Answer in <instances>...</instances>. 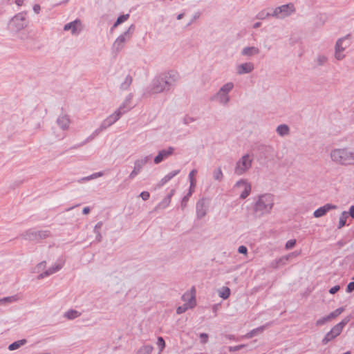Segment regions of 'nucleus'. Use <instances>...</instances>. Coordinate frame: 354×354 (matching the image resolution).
<instances>
[{"label":"nucleus","mask_w":354,"mask_h":354,"mask_svg":"<svg viewBox=\"0 0 354 354\" xmlns=\"http://www.w3.org/2000/svg\"><path fill=\"white\" fill-rule=\"evenodd\" d=\"M174 147H169L167 149L159 151L158 155L154 158V163L158 165L162 162L165 159L171 156L174 152Z\"/></svg>","instance_id":"nucleus-16"},{"label":"nucleus","mask_w":354,"mask_h":354,"mask_svg":"<svg viewBox=\"0 0 354 354\" xmlns=\"http://www.w3.org/2000/svg\"><path fill=\"white\" fill-rule=\"evenodd\" d=\"M26 342H27V340L26 339H22L14 342L13 343L10 344L8 346V349L10 351L16 350V349L19 348V347H21V346H24V344H26Z\"/></svg>","instance_id":"nucleus-30"},{"label":"nucleus","mask_w":354,"mask_h":354,"mask_svg":"<svg viewBox=\"0 0 354 354\" xmlns=\"http://www.w3.org/2000/svg\"><path fill=\"white\" fill-rule=\"evenodd\" d=\"M287 263V258H285L283 256L281 257L273 260L270 263V267L273 269H277L280 266H285Z\"/></svg>","instance_id":"nucleus-25"},{"label":"nucleus","mask_w":354,"mask_h":354,"mask_svg":"<svg viewBox=\"0 0 354 354\" xmlns=\"http://www.w3.org/2000/svg\"><path fill=\"white\" fill-rule=\"evenodd\" d=\"M50 236L51 233L49 230H35L33 229H30L21 234L24 239L36 243H39Z\"/></svg>","instance_id":"nucleus-8"},{"label":"nucleus","mask_w":354,"mask_h":354,"mask_svg":"<svg viewBox=\"0 0 354 354\" xmlns=\"http://www.w3.org/2000/svg\"><path fill=\"white\" fill-rule=\"evenodd\" d=\"M236 187H243V191L240 194L241 199L246 198L250 194L252 187L250 183H249L246 180L241 179L237 181L235 184Z\"/></svg>","instance_id":"nucleus-15"},{"label":"nucleus","mask_w":354,"mask_h":354,"mask_svg":"<svg viewBox=\"0 0 354 354\" xmlns=\"http://www.w3.org/2000/svg\"><path fill=\"white\" fill-rule=\"evenodd\" d=\"M274 205V196L271 193H264L257 196L253 205L255 218H261L271 213Z\"/></svg>","instance_id":"nucleus-2"},{"label":"nucleus","mask_w":354,"mask_h":354,"mask_svg":"<svg viewBox=\"0 0 354 354\" xmlns=\"http://www.w3.org/2000/svg\"><path fill=\"white\" fill-rule=\"evenodd\" d=\"M103 172L102 171H99V172H96V173H94L93 174L91 175V178H92V179H95V178H97L98 177H101L103 176Z\"/></svg>","instance_id":"nucleus-60"},{"label":"nucleus","mask_w":354,"mask_h":354,"mask_svg":"<svg viewBox=\"0 0 354 354\" xmlns=\"http://www.w3.org/2000/svg\"><path fill=\"white\" fill-rule=\"evenodd\" d=\"M259 53L260 49L255 46H246L244 47L241 51V55L246 57L255 56L259 55Z\"/></svg>","instance_id":"nucleus-22"},{"label":"nucleus","mask_w":354,"mask_h":354,"mask_svg":"<svg viewBox=\"0 0 354 354\" xmlns=\"http://www.w3.org/2000/svg\"><path fill=\"white\" fill-rule=\"evenodd\" d=\"M234 84L229 82L223 84L219 90L210 97L211 101H215L222 106H227L230 100V93L233 90Z\"/></svg>","instance_id":"nucleus-4"},{"label":"nucleus","mask_w":354,"mask_h":354,"mask_svg":"<svg viewBox=\"0 0 354 354\" xmlns=\"http://www.w3.org/2000/svg\"><path fill=\"white\" fill-rule=\"evenodd\" d=\"M135 29V25L131 24L126 31L115 39L112 45V50L113 52L118 53L124 48L125 44L131 39Z\"/></svg>","instance_id":"nucleus-5"},{"label":"nucleus","mask_w":354,"mask_h":354,"mask_svg":"<svg viewBox=\"0 0 354 354\" xmlns=\"http://www.w3.org/2000/svg\"><path fill=\"white\" fill-rule=\"evenodd\" d=\"M344 310V308L343 307H340V308H337L335 310L331 312L330 313L328 314V316L330 319V320L333 318H335L337 317V316H339L341 313H342Z\"/></svg>","instance_id":"nucleus-38"},{"label":"nucleus","mask_w":354,"mask_h":354,"mask_svg":"<svg viewBox=\"0 0 354 354\" xmlns=\"http://www.w3.org/2000/svg\"><path fill=\"white\" fill-rule=\"evenodd\" d=\"M132 81V77L128 75L125 77L124 81L120 84V88L122 90H127L129 88L130 85L131 84Z\"/></svg>","instance_id":"nucleus-32"},{"label":"nucleus","mask_w":354,"mask_h":354,"mask_svg":"<svg viewBox=\"0 0 354 354\" xmlns=\"http://www.w3.org/2000/svg\"><path fill=\"white\" fill-rule=\"evenodd\" d=\"M122 115L120 111H118L117 110L108 116L106 119H104L102 122L100 124L101 129L103 130L106 129L108 127L113 125L115 122H116L122 116Z\"/></svg>","instance_id":"nucleus-13"},{"label":"nucleus","mask_w":354,"mask_h":354,"mask_svg":"<svg viewBox=\"0 0 354 354\" xmlns=\"http://www.w3.org/2000/svg\"><path fill=\"white\" fill-rule=\"evenodd\" d=\"M157 345L160 348V351H162L165 347V342L162 337H158L157 339Z\"/></svg>","instance_id":"nucleus-42"},{"label":"nucleus","mask_w":354,"mask_h":354,"mask_svg":"<svg viewBox=\"0 0 354 354\" xmlns=\"http://www.w3.org/2000/svg\"><path fill=\"white\" fill-rule=\"evenodd\" d=\"M348 215L354 218V205L350 207L349 212H348Z\"/></svg>","instance_id":"nucleus-63"},{"label":"nucleus","mask_w":354,"mask_h":354,"mask_svg":"<svg viewBox=\"0 0 354 354\" xmlns=\"http://www.w3.org/2000/svg\"><path fill=\"white\" fill-rule=\"evenodd\" d=\"M28 23L27 12L24 11L19 12L12 17L10 20L8 26L10 30L17 32L26 28Z\"/></svg>","instance_id":"nucleus-6"},{"label":"nucleus","mask_w":354,"mask_h":354,"mask_svg":"<svg viewBox=\"0 0 354 354\" xmlns=\"http://www.w3.org/2000/svg\"><path fill=\"white\" fill-rule=\"evenodd\" d=\"M296 244V240L295 239H290L288 240L285 245V248L286 250H289L292 248Z\"/></svg>","instance_id":"nucleus-44"},{"label":"nucleus","mask_w":354,"mask_h":354,"mask_svg":"<svg viewBox=\"0 0 354 354\" xmlns=\"http://www.w3.org/2000/svg\"><path fill=\"white\" fill-rule=\"evenodd\" d=\"M103 131L104 130L101 129V127L100 126L99 128L95 129L88 138H86L83 142H82L81 145H86L87 142L93 140Z\"/></svg>","instance_id":"nucleus-27"},{"label":"nucleus","mask_w":354,"mask_h":354,"mask_svg":"<svg viewBox=\"0 0 354 354\" xmlns=\"http://www.w3.org/2000/svg\"><path fill=\"white\" fill-rule=\"evenodd\" d=\"M330 319L328 316V315L326 317H322L317 320L316 322V326H320L324 325L327 322L330 321Z\"/></svg>","instance_id":"nucleus-41"},{"label":"nucleus","mask_w":354,"mask_h":354,"mask_svg":"<svg viewBox=\"0 0 354 354\" xmlns=\"http://www.w3.org/2000/svg\"><path fill=\"white\" fill-rule=\"evenodd\" d=\"M91 209H90V207H84L83 210H82V213L83 214H87L90 212Z\"/></svg>","instance_id":"nucleus-64"},{"label":"nucleus","mask_w":354,"mask_h":354,"mask_svg":"<svg viewBox=\"0 0 354 354\" xmlns=\"http://www.w3.org/2000/svg\"><path fill=\"white\" fill-rule=\"evenodd\" d=\"M347 218H348V212L344 211L339 217V224L337 226L338 229L342 228L346 225Z\"/></svg>","instance_id":"nucleus-35"},{"label":"nucleus","mask_w":354,"mask_h":354,"mask_svg":"<svg viewBox=\"0 0 354 354\" xmlns=\"http://www.w3.org/2000/svg\"><path fill=\"white\" fill-rule=\"evenodd\" d=\"M95 241L97 242V243H100L102 241V234L100 232H97V233H95Z\"/></svg>","instance_id":"nucleus-62"},{"label":"nucleus","mask_w":354,"mask_h":354,"mask_svg":"<svg viewBox=\"0 0 354 354\" xmlns=\"http://www.w3.org/2000/svg\"><path fill=\"white\" fill-rule=\"evenodd\" d=\"M71 120L66 114L59 115L57 119V124L62 130H67L69 128Z\"/></svg>","instance_id":"nucleus-21"},{"label":"nucleus","mask_w":354,"mask_h":354,"mask_svg":"<svg viewBox=\"0 0 354 354\" xmlns=\"http://www.w3.org/2000/svg\"><path fill=\"white\" fill-rule=\"evenodd\" d=\"M180 173V170L179 169H177V170H174V171H172L171 172H169V174H167V175L168 176H169V178L170 179H172L174 176H176V175H178V174Z\"/></svg>","instance_id":"nucleus-58"},{"label":"nucleus","mask_w":354,"mask_h":354,"mask_svg":"<svg viewBox=\"0 0 354 354\" xmlns=\"http://www.w3.org/2000/svg\"><path fill=\"white\" fill-rule=\"evenodd\" d=\"M200 338H201V343L205 344L207 342V340H208V335L207 333H201Z\"/></svg>","instance_id":"nucleus-48"},{"label":"nucleus","mask_w":354,"mask_h":354,"mask_svg":"<svg viewBox=\"0 0 354 354\" xmlns=\"http://www.w3.org/2000/svg\"><path fill=\"white\" fill-rule=\"evenodd\" d=\"M82 23L81 21L78 19L66 24L64 26V31L71 30V32L73 35H77L82 31Z\"/></svg>","instance_id":"nucleus-12"},{"label":"nucleus","mask_w":354,"mask_h":354,"mask_svg":"<svg viewBox=\"0 0 354 354\" xmlns=\"http://www.w3.org/2000/svg\"><path fill=\"white\" fill-rule=\"evenodd\" d=\"M354 290V281L350 282L346 287V292L351 293Z\"/></svg>","instance_id":"nucleus-53"},{"label":"nucleus","mask_w":354,"mask_h":354,"mask_svg":"<svg viewBox=\"0 0 354 354\" xmlns=\"http://www.w3.org/2000/svg\"><path fill=\"white\" fill-rule=\"evenodd\" d=\"M133 99V94L129 93L125 98L124 101L122 103V104L119 106V108L117 109L118 111H120L122 115L124 114L127 111H129L130 109L133 108V106L131 104Z\"/></svg>","instance_id":"nucleus-18"},{"label":"nucleus","mask_w":354,"mask_h":354,"mask_svg":"<svg viewBox=\"0 0 354 354\" xmlns=\"http://www.w3.org/2000/svg\"><path fill=\"white\" fill-rule=\"evenodd\" d=\"M81 315V313L76 310L71 309L64 313V317L68 319H74Z\"/></svg>","instance_id":"nucleus-29"},{"label":"nucleus","mask_w":354,"mask_h":354,"mask_svg":"<svg viewBox=\"0 0 354 354\" xmlns=\"http://www.w3.org/2000/svg\"><path fill=\"white\" fill-rule=\"evenodd\" d=\"M140 196L143 201H147L150 197V194L147 191H144L140 193Z\"/></svg>","instance_id":"nucleus-47"},{"label":"nucleus","mask_w":354,"mask_h":354,"mask_svg":"<svg viewBox=\"0 0 354 354\" xmlns=\"http://www.w3.org/2000/svg\"><path fill=\"white\" fill-rule=\"evenodd\" d=\"M103 225V223L102 221H100L96 223V225L94 227L93 232L94 233L100 232V229Z\"/></svg>","instance_id":"nucleus-49"},{"label":"nucleus","mask_w":354,"mask_h":354,"mask_svg":"<svg viewBox=\"0 0 354 354\" xmlns=\"http://www.w3.org/2000/svg\"><path fill=\"white\" fill-rule=\"evenodd\" d=\"M253 158L248 153L243 155L236 163L234 173L238 176L245 174L251 167Z\"/></svg>","instance_id":"nucleus-9"},{"label":"nucleus","mask_w":354,"mask_h":354,"mask_svg":"<svg viewBox=\"0 0 354 354\" xmlns=\"http://www.w3.org/2000/svg\"><path fill=\"white\" fill-rule=\"evenodd\" d=\"M189 198H187V196H184L183 198H182V201H181V204H180V207L181 208L183 209L186 207L187 206V202L189 201Z\"/></svg>","instance_id":"nucleus-52"},{"label":"nucleus","mask_w":354,"mask_h":354,"mask_svg":"<svg viewBox=\"0 0 354 354\" xmlns=\"http://www.w3.org/2000/svg\"><path fill=\"white\" fill-rule=\"evenodd\" d=\"M339 288H340L339 286L337 285V286L332 287L329 290L328 292L330 294L333 295V294H335L339 290Z\"/></svg>","instance_id":"nucleus-57"},{"label":"nucleus","mask_w":354,"mask_h":354,"mask_svg":"<svg viewBox=\"0 0 354 354\" xmlns=\"http://www.w3.org/2000/svg\"><path fill=\"white\" fill-rule=\"evenodd\" d=\"M171 203L170 199H169V197H165L162 201H160L155 207V210L158 209H164L166 207H167Z\"/></svg>","instance_id":"nucleus-31"},{"label":"nucleus","mask_w":354,"mask_h":354,"mask_svg":"<svg viewBox=\"0 0 354 354\" xmlns=\"http://www.w3.org/2000/svg\"><path fill=\"white\" fill-rule=\"evenodd\" d=\"M129 14L120 15L118 17L116 22L120 25V24H122L123 22H124L125 21H127L129 19Z\"/></svg>","instance_id":"nucleus-43"},{"label":"nucleus","mask_w":354,"mask_h":354,"mask_svg":"<svg viewBox=\"0 0 354 354\" xmlns=\"http://www.w3.org/2000/svg\"><path fill=\"white\" fill-rule=\"evenodd\" d=\"M272 324L271 322H268L265 325L261 326L259 327H257L256 328L252 329L249 333H248L245 335V337L248 339L252 338L257 335L259 333H263L266 328H267L268 326H270Z\"/></svg>","instance_id":"nucleus-23"},{"label":"nucleus","mask_w":354,"mask_h":354,"mask_svg":"<svg viewBox=\"0 0 354 354\" xmlns=\"http://www.w3.org/2000/svg\"><path fill=\"white\" fill-rule=\"evenodd\" d=\"M230 295V289L228 287H223L219 292V296L223 299H227Z\"/></svg>","instance_id":"nucleus-37"},{"label":"nucleus","mask_w":354,"mask_h":354,"mask_svg":"<svg viewBox=\"0 0 354 354\" xmlns=\"http://www.w3.org/2000/svg\"><path fill=\"white\" fill-rule=\"evenodd\" d=\"M33 11L36 13V14H39V12H40V10H41V8H40V6L39 4H35L33 6Z\"/></svg>","instance_id":"nucleus-61"},{"label":"nucleus","mask_w":354,"mask_h":354,"mask_svg":"<svg viewBox=\"0 0 354 354\" xmlns=\"http://www.w3.org/2000/svg\"><path fill=\"white\" fill-rule=\"evenodd\" d=\"M238 252L240 254H247V253H248V248L245 245H241L238 248Z\"/></svg>","instance_id":"nucleus-54"},{"label":"nucleus","mask_w":354,"mask_h":354,"mask_svg":"<svg viewBox=\"0 0 354 354\" xmlns=\"http://www.w3.org/2000/svg\"><path fill=\"white\" fill-rule=\"evenodd\" d=\"M187 309V307L186 305H183L182 306H178L176 309V313L177 314H182L185 313Z\"/></svg>","instance_id":"nucleus-51"},{"label":"nucleus","mask_w":354,"mask_h":354,"mask_svg":"<svg viewBox=\"0 0 354 354\" xmlns=\"http://www.w3.org/2000/svg\"><path fill=\"white\" fill-rule=\"evenodd\" d=\"M254 64L252 62H245L236 66V73L243 75L251 73L254 70Z\"/></svg>","instance_id":"nucleus-20"},{"label":"nucleus","mask_w":354,"mask_h":354,"mask_svg":"<svg viewBox=\"0 0 354 354\" xmlns=\"http://www.w3.org/2000/svg\"><path fill=\"white\" fill-rule=\"evenodd\" d=\"M151 156H145L140 159H138L134 162L133 169L140 173L143 167L148 162Z\"/></svg>","instance_id":"nucleus-24"},{"label":"nucleus","mask_w":354,"mask_h":354,"mask_svg":"<svg viewBox=\"0 0 354 354\" xmlns=\"http://www.w3.org/2000/svg\"><path fill=\"white\" fill-rule=\"evenodd\" d=\"M349 37V35L344 37L339 38L335 44V57L337 60H342L344 57L343 52L348 45L343 46L344 41Z\"/></svg>","instance_id":"nucleus-14"},{"label":"nucleus","mask_w":354,"mask_h":354,"mask_svg":"<svg viewBox=\"0 0 354 354\" xmlns=\"http://www.w3.org/2000/svg\"><path fill=\"white\" fill-rule=\"evenodd\" d=\"M194 121H196V118H193V117H190V116H185L184 118H183V123L185 124H189L192 122H194Z\"/></svg>","instance_id":"nucleus-46"},{"label":"nucleus","mask_w":354,"mask_h":354,"mask_svg":"<svg viewBox=\"0 0 354 354\" xmlns=\"http://www.w3.org/2000/svg\"><path fill=\"white\" fill-rule=\"evenodd\" d=\"M153 350V347L151 345H145L140 348L137 354H151Z\"/></svg>","instance_id":"nucleus-34"},{"label":"nucleus","mask_w":354,"mask_h":354,"mask_svg":"<svg viewBox=\"0 0 354 354\" xmlns=\"http://www.w3.org/2000/svg\"><path fill=\"white\" fill-rule=\"evenodd\" d=\"M299 254V253L297 252H291L287 255H285L283 256L285 258H287V261H288L289 260H290L292 257H297V255Z\"/></svg>","instance_id":"nucleus-55"},{"label":"nucleus","mask_w":354,"mask_h":354,"mask_svg":"<svg viewBox=\"0 0 354 354\" xmlns=\"http://www.w3.org/2000/svg\"><path fill=\"white\" fill-rule=\"evenodd\" d=\"M276 131L280 136H285L289 134L290 128L287 124H283L277 127Z\"/></svg>","instance_id":"nucleus-26"},{"label":"nucleus","mask_w":354,"mask_h":354,"mask_svg":"<svg viewBox=\"0 0 354 354\" xmlns=\"http://www.w3.org/2000/svg\"><path fill=\"white\" fill-rule=\"evenodd\" d=\"M213 178L214 180L221 181L223 178V174L221 167H218L213 171Z\"/></svg>","instance_id":"nucleus-36"},{"label":"nucleus","mask_w":354,"mask_h":354,"mask_svg":"<svg viewBox=\"0 0 354 354\" xmlns=\"http://www.w3.org/2000/svg\"><path fill=\"white\" fill-rule=\"evenodd\" d=\"M197 173V170L196 169H192L189 174V183L192 182V180H193V182H196V180L195 178H194V176Z\"/></svg>","instance_id":"nucleus-50"},{"label":"nucleus","mask_w":354,"mask_h":354,"mask_svg":"<svg viewBox=\"0 0 354 354\" xmlns=\"http://www.w3.org/2000/svg\"><path fill=\"white\" fill-rule=\"evenodd\" d=\"M336 208H337L336 205H332L330 203H327V204L324 205V206H322V207H319L318 209H317L314 212L313 216L315 218H319V217L324 216L330 210L335 209Z\"/></svg>","instance_id":"nucleus-19"},{"label":"nucleus","mask_w":354,"mask_h":354,"mask_svg":"<svg viewBox=\"0 0 354 354\" xmlns=\"http://www.w3.org/2000/svg\"><path fill=\"white\" fill-rule=\"evenodd\" d=\"M330 158L333 162L340 165H348L354 164V151L347 148L335 149L330 152Z\"/></svg>","instance_id":"nucleus-3"},{"label":"nucleus","mask_w":354,"mask_h":354,"mask_svg":"<svg viewBox=\"0 0 354 354\" xmlns=\"http://www.w3.org/2000/svg\"><path fill=\"white\" fill-rule=\"evenodd\" d=\"M315 62L318 66H324L328 62V57L324 55L319 54L317 56Z\"/></svg>","instance_id":"nucleus-33"},{"label":"nucleus","mask_w":354,"mask_h":354,"mask_svg":"<svg viewBox=\"0 0 354 354\" xmlns=\"http://www.w3.org/2000/svg\"><path fill=\"white\" fill-rule=\"evenodd\" d=\"M64 266V262L59 261V263H55L53 266L50 267L48 270H46L45 272L41 273L38 275V279H44L48 276H50L57 272H58L59 270L62 268Z\"/></svg>","instance_id":"nucleus-17"},{"label":"nucleus","mask_w":354,"mask_h":354,"mask_svg":"<svg viewBox=\"0 0 354 354\" xmlns=\"http://www.w3.org/2000/svg\"><path fill=\"white\" fill-rule=\"evenodd\" d=\"M171 179L169 178V176H168L167 175H165L160 181L159 183L156 185V188H160L161 187H162L165 184H166L167 183H168Z\"/></svg>","instance_id":"nucleus-40"},{"label":"nucleus","mask_w":354,"mask_h":354,"mask_svg":"<svg viewBox=\"0 0 354 354\" xmlns=\"http://www.w3.org/2000/svg\"><path fill=\"white\" fill-rule=\"evenodd\" d=\"M19 299V297L18 295H15L6 297L2 299H0V302H1V305H4V304H7L16 302Z\"/></svg>","instance_id":"nucleus-28"},{"label":"nucleus","mask_w":354,"mask_h":354,"mask_svg":"<svg viewBox=\"0 0 354 354\" xmlns=\"http://www.w3.org/2000/svg\"><path fill=\"white\" fill-rule=\"evenodd\" d=\"M179 80L176 71H167L156 75L147 88L149 94L166 93L173 90Z\"/></svg>","instance_id":"nucleus-1"},{"label":"nucleus","mask_w":354,"mask_h":354,"mask_svg":"<svg viewBox=\"0 0 354 354\" xmlns=\"http://www.w3.org/2000/svg\"><path fill=\"white\" fill-rule=\"evenodd\" d=\"M272 13H270V12H266V10H262L261 12H259L257 15V19H261V20H263V19H266L267 17H272L271 15Z\"/></svg>","instance_id":"nucleus-39"},{"label":"nucleus","mask_w":354,"mask_h":354,"mask_svg":"<svg viewBox=\"0 0 354 354\" xmlns=\"http://www.w3.org/2000/svg\"><path fill=\"white\" fill-rule=\"evenodd\" d=\"M350 318L348 317L343 319L339 323L335 325L331 330L328 332L322 340L324 345L327 344L329 342L332 341L337 336H339L343 330L344 326L348 323Z\"/></svg>","instance_id":"nucleus-7"},{"label":"nucleus","mask_w":354,"mask_h":354,"mask_svg":"<svg viewBox=\"0 0 354 354\" xmlns=\"http://www.w3.org/2000/svg\"><path fill=\"white\" fill-rule=\"evenodd\" d=\"M295 6L290 3L277 7L274 9L271 15L272 17L277 19H283L290 16L291 14L295 12Z\"/></svg>","instance_id":"nucleus-10"},{"label":"nucleus","mask_w":354,"mask_h":354,"mask_svg":"<svg viewBox=\"0 0 354 354\" xmlns=\"http://www.w3.org/2000/svg\"><path fill=\"white\" fill-rule=\"evenodd\" d=\"M200 12H196L193 17L192 18L191 21L187 24V26H190L196 19H198L200 17Z\"/></svg>","instance_id":"nucleus-59"},{"label":"nucleus","mask_w":354,"mask_h":354,"mask_svg":"<svg viewBox=\"0 0 354 354\" xmlns=\"http://www.w3.org/2000/svg\"><path fill=\"white\" fill-rule=\"evenodd\" d=\"M245 346V344H240V345H237V346H230L229 347V351L230 352L238 351L240 349L244 348Z\"/></svg>","instance_id":"nucleus-45"},{"label":"nucleus","mask_w":354,"mask_h":354,"mask_svg":"<svg viewBox=\"0 0 354 354\" xmlns=\"http://www.w3.org/2000/svg\"><path fill=\"white\" fill-rule=\"evenodd\" d=\"M208 203L206 198H202L198 201L196 205V213L198 219L205 216L207 212Z\"/></svg>","instance_id":"nucleus-11"},{"label":"nucleus","mask_w":354,"mask_h":354,"mask_svg":"<svg viewBox=\"0 0 354 354\" xmlns=\"http://www.w3.org/2000/svg\"><path fill=\"white\" fill-rule=\"evenodd\" d=\"M140 174V172H138V171L135 170L134 169L132 170V171L130 173V174L129 175V179L130 180H132L133 178H135V177L138 175Z\"/></svg>","instance_id":"nucleus-56"}]
</instances>
